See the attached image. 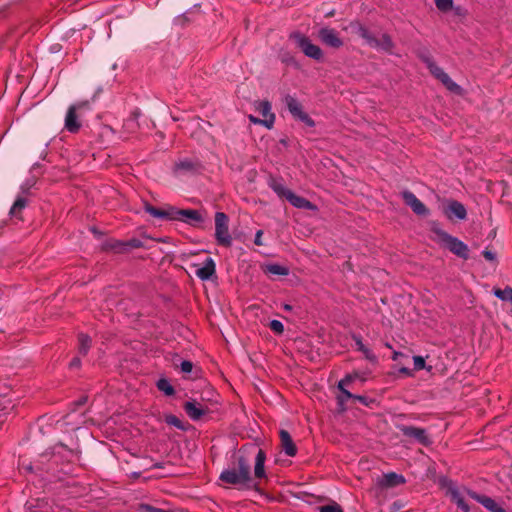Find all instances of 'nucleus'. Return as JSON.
Returning <instances> with one entry per match:
<instances>
[{"label": "nucleus", "mask_w": 512, "mask_h": 512, "mask_svg": "<svg viewBox=\"0 0 512 512\" xmlns=\"http://www.w3.org/2000/svg\"><path fill=\"white\" fill-rule=\"evenodd\" d=\"M353 399L359 401L360 403H362L365 406L369 405V401H368V399L365 396L354 395Z\"/></svg>", "instance_id": "42"}, {"label": "nucleus", "mask_w": 512, "mask_h": 512, "mask_svg": "<svg viewBox=\"0 0 512 512\" xmlns=\"http://www.w3.org/2000/svg\"><path fill=\"white\" fill-rule=\"evenodd\" d=\"M434 232L437 235L438 242L451 251L453 254L461 257L463 259H468L469 257V248L468 246L458 238L448 234L442 229L435 228Z\"/></svg>", "instance_id": "4"}, {"label": "nucleus", "mask_w": 512, "mask_h": 512, "mask_svg": "<svg viewBox=\"0 0 512 512\" xmlns=\"http://www.w3.org/2000/svg\"><path fill=\"white\" fill-rule=\"evenodd\" d=\"M493 294L495 297L502 301L510 302L512 303V288L511 287H505L504 289H495L493 291Z\"/></svg>", "instance_id": "31"}, {"label": "nucleus", "mask_w": 512, "mask_h": 512, "mask_svg": "<svg viewBox=\"0 0 512 512\" xmlns=\"http://www.w3.org/2000/svg\"><path fill=\"white\" fill-rule=\"evenodd\" d=\"M467 494L477 501L478 503L482 504L487 510L490 512H506V510L501 507L499 504H497L492 498L480 495L472 490L467 489Z\"/></svg>", "instance_id": "14"}, {"label": "nucleus", "mask_w": 512, "mask_h": 512, "mask_svg": "<svg viewBox=\"0 0 512 512\" xmlns=\"http://www.w3.org/2000/svg\"><path fill=\"white\" fill-rule=\"evenodd\" d=\"M401 356H404V354H403V353H401V352H398V351H394L393 356H392V359H393L394 361H396V360H398V358H399V357H401Z\"/></svg>", "instance_id": "45"}, {"label": "nucleus", "mask_w": 512, "mask_h": 512, "mask_svg": "<svg viewBox=\"0 0 512 512\" xmlns=\"http://www.w3.org/2000/svg\"><path fill=\"white\" fill-rule=\"evenodd\" d=\"M144 210L154 218L166 221H181L192 226L204 221L201 213L194 209H178L171 205H167L164 208H156L145 202Z\"/></svg>", "instance_id": "1"}, {"label": "nucleus", "mask_w": 512, "mask_h": 512, "mask_svg": "<svg viewBox=\"0 0 512 512\" xmlns=\"http://www.w3.org/2000/svg\"><path fill=\"white\" fill-rule=\"evenodd\" d=\"M156 385L157 388L167 396H172L175 393L173 386L166 378L159 379Z\"/></svg>", "instance_id": "30"}, {"label": "nucleus", "mask_w": 512, "mask_h": 512, "mask_svg": "<svg viewBox=\"0 0 512 512\" xmlns=\"http://www.w3.org/2000/svg\"><path fill=\"white\" fill-rule=\"evenodd\" d=\"M91 110L88 100L78 101L68 107L64 120V128L70 133H77L82 127V119Z\"/></svg>", "instance_id": "3"}, {"label": "nucleus", "mask_w": 512, "mask_h": 512, "mask_svg": "<svg viewBox=\"0 0 512 512\" xmlns=\"http://www.w3.org/2000/svg\"><path fill=\"white\" fill-rule=\"evenodd\" d=\"M27 469H28L29 471H32V466H31V465H30V466H28V467H27Z\"/></svg>", "instance_id": "48"}, {"label": "nucleus", "mask_w": 512, "mask_h": 512, "mask_svg": "<svg viewBox=\"0 0 512 512\" xmlns=\"http://www.w3.org/2000/svg\"><path fill=\"white\" fill-rule=\"evenodd\" d=\"M319 38L324 44L333 48H339L343 45V41L340 39L338 33L331 28H322L319 31Z\"/></svg>", "instance_id": "18"}, {"label": "nucleus", "mask_w": 512, "mask_h": 512, "mask_svg": "<svg viewBox=\"0 0 512 512\" xmlns=\"http://www.w3.org/2000/svg\"><path fill=\"white\" fill-rule=\"evenodd\" d=\"M271 188L273 189V191L281 196V197H285L286 199L289 197V193H291L292 191L288 188H286L283 184L281 183H274L271 185Z\"/></svg>", "instance_id": "33"}, {"label": "nucleus", "mask_w": 512, "mask_h": 512, "mask_svg": "<svg viewBox=\"0 0 512 512\" xmlns=\"http://www.w3.org/2000/svg\"><path fill=\"white\" fill-rule=\"evenodd\" d=\"M201 163L196 160L184 158L177 161L174 165L175 174H194L200 171Z\"/></svg>", "instance_id": "12"}, {"label": "nucleus", "mask_w": 512, "mask_h": 512, "mask_svg": "<svg viewBox=\"0 0 512 512\" xmlns=\"http://www.w3.org/2000/svg\"><path fill=\"white\" fill-rule=\"evenodd\" d=\"M290 38L295 41L296 45L307 57L318 61L322 59L323 52L321 48L313 44L307 36L299 32H294L290 35Z\"/></svg>", "instance_id": "7"}, {"label": "nucleus", "mask_w": 512, "mask_h": 512, "mask_svg": "<svg viewBox=\"0 0 512 512\" xmlns=\"http://www.w3.org/2000/svg\"><path fill=\"white\" fill-rule=\"evenodd\" d=\"M269 327L270 329L277 333V334H282L283 331H284V325L281 321L279 320H271L270 321V324H269Z\"/></svg>", "instance_id": "37"}, {"label": "nucleus", "mask_w": 512, "mask_h": 512, "mask_svg": "<svg viewBox=\"0 0 512 512\" xmlns=\"http://www.w3.org/2000/svg\"><path fill=\"white\" fill-rule=\"evenodd\" d=\"M219 479L227 484L236 486L239 489H249L253 486V477L251 475L250 461L245 456L239 454L236 464L225 468Z\"/></svg>", "instance_id": "2"}, {"label": "nucleus", "mask_w": 512, "mask_h": 512, "mask_svg": "<svg viewBox=\"0 0 512 512\" xmlns=\"http://www.w3.org/2000/svg\"><path fill=\"white\" fill-rule=\"evenodd\" d=\"M279 435L282 450L285 452L286 455L294 457L297 453V448L289 432H287L286 430H281Z\"/></svg>", "instance_id": "21"}, {"label": "nucleus", "mask_w": 512, "mask_h": 512, "mask_svg": "<svg viewBox=\"0 0 512 512\" xmlns=\"http://www.w3.org/2000/svg\"><path fill=\"white\" fill-rule=\"evenodd\" d=\"M284 309L287 310V311H290V310H292V306L288 305V304H285L284 305Z\"/></svg>", "instance_id": "46"}, {"label": "nucleus", "mask_w": 512, "mask_h": 512, "mask_svg": "<svg viewBox=\"0 0 512 512\" xmlns=\"http://www.w3.org/2000/svg\"><path fill=\"white\" fill-rule=\"evenodd\" d=\"M80 364H81L80 358L75 357L70 361L69 366H70V368H78L80 366Z\"/></svg>", "instance_id": "43"}, {"label": "nucleus", "mask_w": 512, "mask_h": 512, "mask_svg": "<svg viewBox=\"0 0 512 512\" xmlns=\"http://www.w3.org/2000/svg\"><path fill=\"white\" fill-rule=\"evenodd\" d=\"M399 373L404 374L406 376H412L413 375L412 371L409 368H407V367H401L399 369Z\"/></svg>", "instance_id": "44"}, {"label": "nucleus", "mask_w": 512, "mask_h": 512, "mask_svg": "<svg viewBox=\"0 0 512 512\" xmlns=\"http://www.w3.org/2000/svg\"><path fill=\"white\" fill-rule=\"evenodd\" d=\"M386 347L391 348V345L389 343H386Z\"/></svg>", "instance_id": "49"}, {"label": "nucleus", "mask_w": 512, "mask_h": 512, "mask_svg": "<svg viewBox=\"0 0 512 512\" xmlns=\"http://www.w3.org/2000/svg\"><path fill=\"white\" fill-rule=\"evenodd\" d=\"M180 369L183 373L188 374L193 369V363L191 361L184 360L180 364Z\"/></svg>", "instance_id": "39"}, {"label": "nucleus", "mask_w": 512, "mask_h": 512, "mask_svg": "<svg viewBox=\"0 0 512 512\" xmlns=\"http://www.w3.org/2000/svg\"><path fill=\"white\" fill-rule=\"evenodd\" d=\"M483 256L488 261H495L496 260V254L494 252L490 251V250H484L483 251Z\"/></svg>", "instance_id": "41"}, {"label": "nucleus", "mask_w": 512, "mask_h": 512, "mask_svg": "<svg viewBox=\"0 0 512 512\" xmlns=\"http://www.w3.org/2000/svg\"><path fill=\"white\" fill-rule=\"evenodd\" d=\"M356 33L363 38L366 43L373 48L374 44H376V37L363 25L358 24L356 26Z\"/></svg>", "instance_id": "25"}, {"label": "nucleus", "mask_w": 512, "mask_h": 512, "mask_svg": "<svg viewBox=\"0 0 512 512\" xmlns=\"http://www.w3.org/2000/svg\"><path fill=\"white\" fill-rule=\"evenodd\" d=\"M165 421L168 425L174 426L181 430L184 429L182 421L175 415H167Z\"/></svg>", "instance_id": "35"}, {"label": "nucleus", "mask_w": 512, "mask_h": 512, "mask_svg": "<svg viewBox=\"0 0 512 512\" xmlns=\"http://www.w3.org/2000/svg\"><path fill=\"white\" fill-rule=\"evenodd\" d=\"M356 377H357V374H347L343 379H341L338 382L337 387L341 393L337 396V402H338L339 409L341 411H344L346 409L345 403L347 402V400L353 399V397H354V394H352L350 391L345 389V385H348L349 383H351Z\"/></svg>", "instance_id": "10"}, {"label": "nucleus", "mask_w": 512, "mask_h": 512, "mask_svg": "<svg viewBox=\"0 0 512 512\" xmlns=\"http://www.w3.org/2000/svg\"><path fill=\"white\" fill-rule=\"evenodd\" d=\"M353 340L355 341L357 350L362 352L366 359H368L370 361L376 360L375 354L364 345V343L362 342V339L359 335H353Z\"/></svg>", "instance_id": "27"}, {"label": "nucleus", "mask_w": 512, "mask_h": 512, "mask_svg": "<svg viewBox=\"0 0 512 512\" xmlns=\"http://www.w3.org/2000/svg\"><path fill=\"white\" fill-rule=\"evenodd\" d=\"M287 200L296 208L300 209H312L313 204L302 196L296 195L294 192L289 193Z\"/></svg>", "instance_id": "23"}, {"label": "nucleus", "mask_w": 512, "mask_h": 512, "mask_svg": "<svg viewBox=\"0 0 512 512\" xmlns=\"http://www.w3.org/2000/svg\"><path fill=\"white\" fill-rule=\"evenodd\" d=\"M413 362H414V369L416 371H419V370H422V369L426 368L425 359L422 356H414L413 357Z\"/></svg>", "instance_id": "38"}, {"label": "nucleus", "mask_w": 512, "mask_h": 512, "mask_svg": "<svg viewBox=\"0 0 512 512\" xmlns=\"http://www.w3.org/2000/svg\"><path fill=\"white\" fill-rule=\"evenodd\" d=\"M444 213L450 220H452L453 218H456L458 220H464L467 216L465 206L456 200H451L448 202L444 210Z\"/></svg>", "instance_id": "15"}, {"label": "nucleus", "mask_w": 512, "mask_h": 512, "mask_svg": "<svg viewBox=\"0 0 512 512\" xmlns=\"http://www.w3.org/2000/svg\"><path fill=\"white\" fill-rule=\"evenodd\" d=\"M406 482V479L403 475L397 474L395 472H389L383 474L382 477L378 478L377 484L381 488H392L399 485H402Z\"/></svg>", "instance_id": "16"}, {"label": "nucleus", "mask_w": 512, "mask_h": 512, "mask_svg": "<svg viewBox=\"0 0 512 512\" xmlns=\"http://www.w3.org/2000/svg\"><path fill=\"white\" fill-rule=\"evenodd\" d=\"M79 340V353L81 355H86L91 347V338L86 334H80L78 336Z\"/></svg>", "instance_id": "29"}, {"label": "nucleus", "mask_w": 512, "mask_h": 512, "mask_svg": "<svg viewBox=\"0 0 512 512\" xmlns=\"http://www.w3.org/2000/svg\"><path fill=\"white\" fill-rule=\"evenodd\" d=\"M400 430L403 433V435L414 438L417 442L424 446H428L431 444V440L428 437L426 430L423 428L415 426H402Z\"/></svg>", "instance_id": "13"}, {"label": "nucleus", "mask_w": 512, "mask_h": 512, "mask_svg": "<svg viewBox=\"0 0 512 512\" xmlns=\"http://www.w3.org/2000/svg\"><path fill=\"white\" fill-rule=\"evenodd\" d=\"M421 60L426 64L430 73L439 80L449 91L459 93L461 87L455 83L450 76L439 67L429 55H422Z\"/></svg>", "instance_id": "5"}, {"label": "nucleus", "mask_w": 512, "mask_h": 512, "mask_svg": "<svg viewBox=\"0 0 512 512\" xmlns=\"http://www.w3.org/2000/svg\"><path fill=\"white\" fill-rule=\"evenodd\" d=\"M264 271L271 275L286 276L289 274V269L279 264H267L264 267Z\"/></svg>", "instance_id": "28"}, {"label": "nucleus", "mask_w": 512, "mask_h": 512, "mask_svg": "<svg viewBox=\"0 0 512 512\" xmlns=\"http://www.w3.org/2000/svg\"><path fill=\"white\" fill-rule=\"evenodd\" d=\"M262 236H263V231L262 230H257L256 234H255V238H254L255 245H257V246L263 245Z\"/></svg>", "instance_id": "40"}, {"label": "nucleus", "mask_w": 512, "mask_h": 512, "mask_svg": "<svg viewBox=\"0 0 512 512\" xmlns=\"http://www.w3.org/2000/svg\"><path fill=\"white\" fill-rule=\"evenodd\" d=\"M265 460L266 454L262 449H258L255 454L254 477L262 479L266 476L265 473Z\"/></svg>", "instance_id": "22"}, {"label": "nucleus", "mask_w": 512, "mask_h": 512, "mask_svg": "<svg viewBox=\"0 0 512 512\" xmlns=\"http://www.w3.org/2000/svg\"><path fill=\"white\" fill-rule=\"evenodd\" d=\"M319 512H343V509L339 504L336 502H333L332 504L319 506L318 508Z\"/></svg>", "instance_id": "34"}, {"label": "nucleus", "mask_w": 512, "mask_h": 512, "mask_svg": "<svg viewBox=\"0 0 512 512\" xmlns=\"http://www.w3.org/2000/svg\"><path fill=\"white\" fill-rule=\"evenodd\" d=\"M402 198L415 214L419 216H427L429 214L427 207L411 191H403Z\"/></svg>", "instance_id": "11"}, {"label": "nucleus", "mask_w": 512, "mask_h": 512, "mask_svg": "<svg viewBox=\"0 0 512 512\" xmlns=\"http://www.w3.org/2000/svg\"><path fill=\"white\" fill-rule=\"evenodd\" d=\"M143 246V243L141 240L137 238H132L128 241L124 242H117L115 245H113V248L118 251H124L131 248H140Z\"/></svg>", "instance_id": "26"}, {"label": "nucleus", "mask_w": 512, "mask_h": 512, "mask_svg": "<svg viewBox=\"0 0 512 512\" xmlns=\"http://www.w3.org/2000/svg\"><path fill=\"white\" fill-rule=\"evenodd\" d=\"M255 110L263 117L259 119L253 115H249V120L254 124H261L268 129L273 127L275 121V114L272 113V107L269 101H257L254 104Z\"/></svg>", "instance_id": "8"}, {"label": "nucleus", "mask_w": 512, "mask_h": 512, "mask_svg": "<svg viewBox=\"0 0 512 512\" xmlns=\"http://www.w3.org/2000/svg\"><path fill=\"white\" fill-rule=\"evenodd\" d=\"M85 402H86V398H84V397H83V398H81L77 403H78L79 405H82V404H84Z\"/></svg>", "instance_id": "47"}, {"label": "nucleus", "mask_w": 512, "mask_h": 512, "mask_svg": "<svg viewBox=\"0 0 512 512\" xmlns=\"http://www.w3.org/2000/svg\"><path fill=\"white\" fill-rule=\"evenodd\" d=\"M436 7L443 12L449 11L453 7V0H435Z\"/></svg>", "instance_id": "36"}, {"label": "nucleus", "mask_w": 512, "mask_h": 512, "mask_svg": "<svg viewBox=\"0 0 512 512\" xmlns=\"http://www.w3.org/2000/svg\"><path fill=\"white\" fill-rule=\"evenodd\" d=\"M215 239L224 247L232 245V237L229 232V218L224 212L215 213Z\"/></svg>", "instance_id": "6"}, {"label": "nucleus", "mask_w": 512, "mask_h": 512, "mask_svg": "<svg viewBox=\"0 0 512 512\" xmlns=\"http://www.w3.org/2000/svg\"><path fill=\"white\" fill-rule=\"evenodd\" d=\"M184 410L193 421L200 420L209 411L207 407L195 401H187L184 404Z\"/></svg>", "instance_id": "19"}, {"label": "nucleus", "mask_w": 512, "mask_h": 512, "mask_svg": "<svg viewBox=\"0 0 512 512\" xmlns=\"http://www.w3.org/2000/svg\"><path fill=\"white\" fill-rule=\"evenodd\" d=\"M285 104L295 119L303 122L308 127L315 126L314 120L306 112L303 111L301 103L295 97L287 95L285 97Z\"/></svg>", "instance_id": "9"}, {"label": "nucleus", "mask_w": 512, "mask_h": 512, "mask_svg": "<svg viewBox=\"0 0 512 512\" xmlns=\"http://www.w3.org/2000/svg\"><path fill=\"white\" fill-rule=\"evenodd\" d=\"M27 201L23 197H18L13 206L10 209V214L12 216H17L19 212H21L26 207Z\"/></svg>", "instance_id": "32"}, {"label": "nucleus", "mask_w": 512, "mask_h": 512, "mask_svg": "<svg viewBox=\"0 0 512 512\" xmlns=\"http://www.w3.org/2000/svg\"><path fill=\"white\" fill-rule=\"evenodd\" d=\"M447 493L459 509L463 512H470L469 505L465 502L463 494L455 483L450 482L448 484Z\"/></svg>", "instance_id": "17"}, {"label": "nucleus", "mask_w": 512, "mask_h": 512, "mask_svg": "<svg viewBox=\"0 0 512 512\" xmlns=\"http://www.w3.org/2000/svg\"><path fill=\"white\" fill-rule=\"evenodd\" d=\"M216 272V265L211 257H207L201 267L195 271L197 277L202 281L209 280Z\"/></svg>", "instance_id": "20"}, {"label": "nucleus", "mask_w": 512, "mask_h": 512, "mask_svg": "<svg viewBox=\"0 0 512 512\" xmlns=\"http://www.w3.org/2000/svg\"><path fill=\"white\" fill-rule=\"evenodd\" d=\"M394 47V43L391 37L388 34H383L380 39H376V44H374L373 48L382 50L388 53L392 52Z\"/></svg>", "instance_id": "24"}]
</instances>
